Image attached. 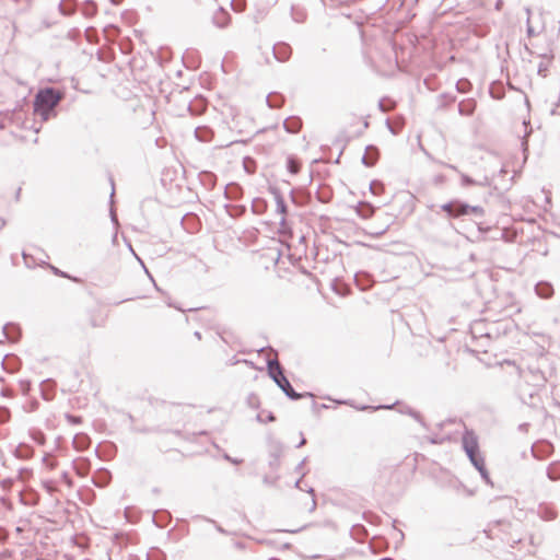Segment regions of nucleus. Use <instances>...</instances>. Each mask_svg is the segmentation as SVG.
Returning <instances> with one entry per match:
<instances>
[{"label":"nucleus","instance_id":"a18cd8bd","mask_svg":"<svg viewBox=\"0 0 560 560\" xmlns=\"http://www.w3.org/2000/svg\"><path fill=\"white\" fill-rule=\"evenodd\" d=\"M368 408H369V407H366V406H362L360 409H361V410H365V409H368Z\"/></svg>","mask_w":560,"mask_h":560},{"label":"nucleus","instance_id":"aec40b11","mask_svg":"<svg viewBox=\"0 0 560 560\" xmlns=\"http://www.w3.org/2000/svg\"><path fill=\"white\" fill-rule=\"evenodd\" d=\"M20 388H21L23 395H27L31 389L30 381H20Z\"/></svg>","mask_w":560,"mask_h":560},{"label":"nucleus","instance_id":"f03ea898","mask_svg":"<svg viewBox=\"0 0 560 560\" xmlns=\"http://www.w3.org/2000/svg\"><path fill=\"white\" fill-rule=\"evenodd\" d=\"M462 445L474 467L480 469L481 466L485 465V458L479 453L478 436L472 430H465L462 438Z\"/></svg>","mask_w":560,"mask_h":560},{"label":"nucleus","instance_id":"c03bdc74","mask_svg":"<svg viewBox=\"0 0 560 560\" xmlns=\"http://www.w3.org/2000/svg\"><path fill=\"white\" fill-rule=\"evenodd\" d=\"M195 133H196V137L199 138V128L196 129Z\"/></svg>","mask_w":560,"mask_h":560},{"label":"nucleus","instance_id":"c85d7f7f","mask_svg":"<svg viewBox=\"0 0 560 560\" xmlns=\"http://www.w3.org/2000/svg\"><path fill=\"white\" fill-rule=\"evenodd\" d=\"M433 182L435 184H442L444 182V176L443 175H438L434 177Z\"/></svg>","mask_w":560,"mask_h":560},{"label":"nucleus","instance_id":"a211bd4d","mask_svg":"<svg viewBox=\"0 0 560 560\" xmlns=\"http://www.w3.org/2000/svg\"><path fill=\"white\" fill-rule=\"evenodd\" d=\"M479 472H480V476L481 478L487 482V483H491V480H490V476H489V472L486 468L485 465L481 466L480 469H477Z\"/></svg>","mask_w":560,"mask_h":560},{"label":"nucleus","instance_id":"2f4dec72","mask_svg":"<svg viewBox=\"0 0 560 560\" xmlns=\"http://www.w3.org/2000/svg\"><path fill=\"white\" fill-rule=\"evenodd\" d=\"M210 522H211V523H213V524L215 525V528H217V530H218L219 533H222V534H224V533H225V530H224L220 525L215 524V522H213V521H210Z\"/></svg>","mask_w":560,"mask_h":560},{"label":"nucleus","instance_id":"1a4fd4ad","mask_svg":"<svg viewBox=\"0 0 560 560\" xmlns=\"http://www.w3.org/2000/svg\"><path fill=\"white\" fill-rule=\"evenodd\" d=\"M275 199H276V211L281 215L280 222H279L280 231L284 232L287 229V221H285L287 206H285L283 197L280 194H277Z\"/></svg>","mask_w":560,"mask_h":560},{"label":"nucleus","instance_id":"bb28decb","mask_svg":"<svg viewBox=\"0 0 560 560\" xmlns=\"http://www.w3.org/2000/svg\"><path fill=\"white\" fill-rule=\"evenodd\" d=\"M51 270L55 275L61 276V277H68L65 272L60 271L58 268L50 266Z\"/></svg>","mask_w":560,"mask_h":560},{"label":"nucleus","instance_id":"c9c22d12","mask_svg":"<svg viewBox=\"0 0 560 560\" xmlns=\"http://www.w3.org/2000/svg\"><path fill=\"white\" fill-rule=\"evenodd\" d=\"M305 443H306V440L304 438H302V440L298 444V447H302L303 445H305Z\"/></svg>","mask_w":560,"mask_h":560},{"label":"nucleus","instance_id":"79ce46f5","mask_svg":"<svg viewBox=\"0 0 560 560\" xmlns=\"http://www.w3.org/2000/svg\"><path fill=\"white\" fill-rule=\"evenodd\" d=\"M195 336H196L198 339H201V335H200V332H199V331H196V332H195Z\"/></svg>","mask_w":560,"mask_h":560},{"label":"nucleus","instance_id":"2eb2a0df","mask_svg":"<svg viewBox=\"0 0 560 560\" xmlns=\"http://www.w3.org/2000/svg\"><path fill=\"white\" fill-rule=\"evenodd\" d=\"M547 477L552 481L560 480V463L559 462L551 463L548 466Z\"/></svg>","mask_w":560,"mask_h":560},{"label":"nucleus","instance_id":"f704fd0d","mask_svg":"<svg viewBox=\"0 0 560 560\" xmlns=\"http://www.w3.org/2000/svg\"><path fill=\"white\" fill-rule=\"evenodd\" d=\"M552 114L559 113L560 114V104L557 105L556 108L551 110Z\"/></svg>","mask_w":560,"mask_h":560},{"label":"nucleus","instance_id":"0eeeda50","mask_svg":"<svg viewBox=\"0 0 560 560\" xmlns=\"http://www.w3.org/2000/svg\"><path fill=\"white\" fill-rule=\"evenodd\" d=\"M292 49L285 43H278L272 47V57L280 62L289 60L291 57Z\"/></svg>","mask_w":560,"mask_h":560},{"label":"nucleus","instance_id":"4c0bfd02","mask_svg":"<svg viewBox=\"0 0 560 560\" xmlns=\"http://www.w3.org/2000/svg\"><path fill=\"white\" fill-rule=\"evenodd\" d=\"M221 339H222L225 343H229V342H230V341H229V339H228V337H225L224 335H221Z\"/></svg>","mask_w":560,"mask_h":560},{"label":"nucleus","instance_id":"9d476101","mask_svg":"<svg viewBox=\"0 0 560 560\" xmlns=\"http://www.w3.org/2000/svg\"><path fill=\"white\" fill-rule=\"evenodd\" d=\"M212 20L218 27L223 28L229 25L231 16L225 10L219 9L213 14Z\"/></svg>","mask_w":560,"mask_h":560},{"label":"nucleus","instance_id":"f257e3e1","mask_svg":"<svg viewBox=\"0 0 560 560\" xmlns=\"http://www.w3.org/2000/svg\"><path fill=\"white\" fill-rule=\"evenodd\" d=\"M61 95L52 88L40 90L34 100V113L43 120H48Z\"/></svg>","mask_w":560,"mask_h":560},{"label":"nucleus","instance_id":"7ed1b4c3","mask_svg":"<svg viewBox=\"0 0 560 560\" xmlns=\"http://www.w3.org/2000/svg\"><path fill=\"white\" fill-rule=\"evenodd\" d=\"M268 373L275 383L283 390V393L293 400L302 398V394H298L291 386L289 380L284 376L283 370L278 360L268 361Z\"/></svg>","mask_w":560,"mask_h":560},{"label":"nucleus","instance_id":"20e7f679","mask_svg":"<svg viewBox=\"0 0 560 560\" xmlns=\"http://www.w3.org/2000/svg\"><path fill=\"white\" fill-rule=\"evenodd\" d=\"M440 164L456 172L459 175L460 187H463V188H467L470 186L488 187L491 185V178L487 175L471 177V176L467 175L466 173L462 172L456 165L447 164L444 162H440Z\"/></svg>","mask_w":560,"mask_h":560},{"label":"nucleus","instance_id":"37998d69","mask_svg":"<svg viewBox=\"0 0 560 560\" xmlns=\"http://www.w3.org/2000/svg\"><path fill=\"white\" fill-rule=\"evenodd\" d=\"M377 184L376 183H372L371 184V189L374 191V187L376 186Z\"/></svg>","mask_w":560,"mask_h":560},{"label":"nucleus","instance_id":"7c9ffc66","mask_svg":"<svg viewBox=\"0 0 560 560\" xmlns=\"http://www.w3.org/2000/svg\"><path fill=\"white\" fill-rule=\"evenodd\" d=\"M275 420H276V418H275L273 413H272V412H270V411H269V412H267V421L272 422V421H275Z\"/></svg>","mask_w":560,"mask_h":560},{"label":"nucleus","instance_id":"c756f323","mask_svg":"<svg viewBox=\"0 0 560 560\" xmlns=\"http://www.w3.org/2000/svg\"><path fill=\"white\" fill-rule=\"evenodd\" d=\"M362 162H363L365 165H368V166H371V165H373V163H374L373 161H370V160H369V158H368L366 155H364V156L362 158Z\"/></svg>","mask_w":560,"mask_h":560},{"label":"nucleus","instance_id":"473e14b6","mask_svg":"<svg viewBox=\"0 0 560 560\" xmlns=\"http://www.w3.org/2000/svg\"><path fill=\"white\" fill-rule=\"evenodd\" d=\"M372 212H373V210L371 208H369L368 211H364V213H362V217L363 218H369Z\"/></svg>","mask_w":560,"mask_h":560},{"label":"nucleus","instance_id":"a878e982","mask_svg":"<svg viewBox=\"0 0 560 560\" xmlns=\"http://www.w3.org/2000/svg\"><path fill=\"white\" fill-rule=\"evenodd\" d=\"M526 13L528 15V18H527V32H528L529 35H532L533 34V28L529 25V13H530V10L528 8H526Z\"/></svg>","mask_w":560,"mask_h":560},{"label":"nucleus","instance_id":"9b49d317","mask_svg":"<svg viewBox=\"0 0 560 560\" xmlns=\"http://www.w3.org/2000/svg\"><path fill=\"white\" fill-rule=\"evenodd\" d=\"M537 295L541 299H549L553 294V288L549 282L541 281L535 285Z\"/></svg>","mask_w":560,"mask_h":560},{"label":"nucleus","instance_id":"cd10ccee","mask_svg":"<svg viewBox=\"0 0 560 560\" xmlns=\"http://www.w3.org/2000/svg\"><path fill=\"white\" fill-rule=\"evenodd\" d=\"M265 415V411H261L260 413L257 415V421L259 422H266L267 421V416H264Z\"/></svg>","mask_w":560,"mask_h":560},{"label":"nucleus","instance_id":"e433bc0d","mask_svg":"<svg viewBox=\"0 0 560 560\" xmlns=\"http://www.w3.org/2000/svg\"><path fill=\"white\" fill-rule=\"evenodd\" d=\"M380 108L383 110V112H386L387 109L385 108L384 106V103L383 102H380L378 104Z\"/></svg>","mask_w":560,"mask_h":560},{"label":"nucleus","instance_id":"ea45409f","mask_svg":"<svg viewBox=\"0 0 560 560\" xmlns=\"http://www.w3.org/2000/svg\"><path fill=\"white\" fill-rule=\"evenodd\" d=\"M225 458H226V459H229V460H231V458H230L229 456H225ZM232 462H233L234 464H238V463H240V462H238V460H236V459H232Z\"/></svg>","mask_w":560,"mask_h":560},{"label":"nucleus","instance_id":"393cba45","mask_svg":"<svg viewBox=\"0 0 560 560\" xmlns=\"http://www.w3.org/2000/svg\"><path fill=\"white\" fill-rule=\"evenodd\" d=\"M305 462H306V458H304L303 460H301V462L299 463V465L296 466V468H295L298 472H301L302 477L305 475V474L302 471V469H303V466H304Z\"/></svg>","mask_w":560,"mask_h":560},{"label":"nucleus","instance_id":"49530a36","mask_svg":"<svg viewBox=\"0 0 560 560\" xmlns=\"http://www.w3.org/2000/svg\"><path fill=\"white\" fill-rule=\"evenodd\" d=\"M43 397H44V399H48V397L45 393H43Z\"/></svg>","mask_w":560,"mask_h":560},{"label":"nucleus","instance_id":"423d86ee","mask_svg":"<svg viewBox=\"0 0 560 560\" xmlns=\"http://www.w3.org/2000/svg\"><path fill=\"white\" fill-rule=\"evenodd\" d=\"M470 332L474 339L479 341L478 347L482 348L485 352H487V347L490 342V331L486 330L485 322H476L472 324L470 328Z\"/></svg>","mask_w":560,"mask_h":560},{"label":"nucleus","instance_id":"39448f33","mask_svg":"<svg viewBox=\"0 0 560 560\" xmlns=\"http://www.w3.org/2000/svg\"><path fill=\"white\" fill-rule=\"evenodd\" d=\"M518 370V375L522 377L528 385L540 388L544 387L547 378L542 371H540L538 368H528L527 370Z\"/></svg>","mask_w":560,"mask_h":560},{"label":"nucleus","instance_id":"dca6fc26","mask_svg":"<svg viewBox=\"0 0 560 560\" xmlns=\"http://www.w3.org/2000/svg\"><path fill=\"white\" fill-rule=\"evenodd\" d=\"M23 260L28 268H34L35 266H39V262L36 256L28 252H23Z\"/></svg>","mask_w":560,"mask_h":560},{"label":"nucleus","instance_id":"6ab92c4d","mask_svg":"<svg viewBox=\"0 0 560 560\" xmlns=\"http://www.w3.org/2000/svg\"><path fill=\"white\" fill-rule=\"evenodd\" d=\"M33 250L36 252V254H37L36 258H37L39 265L46 264V259L48 258V256L39 249L33 248Z\"/></svg>","mask_w":560,"mask_h":560},{"label":"nucleus","instance_id":"72a5a7b5","mask_svg":"<svg viewBox=\"0 0 560 560\" xmlns=\"http://www.w3.org/2000/svg\"><path fill=\"white\" fill-rule=\"evenodd\" d=\"M110 217H112V221L117 224V218L113 210L110 211Z\"/></svg>","mask_w":560,"mask_h":560},{"label":"nucleus","instance_id":"b1692460","mask_svg":"<svg viewBox=\"0 0 560 560\" xmlns=\"http://www.w3.org/2000/svg\"><path fill=\"white\" fill-rule=\"evenodd\" d=\"M266 101H267L269 107H279L280 106V103L272 101L270 95L267 96Z\"/></svg>","mask_w":560,"mask_h":560},{"label":"nucleus","instance_id":"f3484780","mask_svg":"<svg viewBox=\"0 0 560 560\" xmlns=\"http://www.w3.org/2000/svg\"><path fill=\"white\" fill-rule=\"evenodd\" d=\"M287 168L288 171L292 174V175H295L299 173L300 171V163L298 160H295L294 158L292 156H289L288 160H287Z\"/></svg>","mask_w":560,"mask_h":560},{"label":"nucleus","instance_id":"f8f14e48","mask_svg":"<svg viewBox=\"0 0 560 560\" xmlns=\"http://www.w3.org/2000/svg\"><path fill=\"white\" fill-rule=\"evenodd\" d=\"M459 201H451L441 206V209L447 213L450 218H458L462 215L459 212Z\"/></svg>","mask_w":560,"mask_h":560},{"label":"nucleus","instance_id":"412c9836","mask_svg":"<svg viewBox=\"0 0 560 560\" xmlns=\"http://www.w3.org/2000/svg\"><path fill=\"white\" fill-rule=\"evenodd\" d=\"M408 415H410L415 420H417L419 423H421L422 425H424L423 421H422V418L420 416L419 412L412 410V409H408L406 411Z\"/></svg>","mask_w":560,"mask_h":560},{"label":"nucleus","instance_id":"58836bf2","mask_svg":"<svg viewBox=\"0 0 560 560\" xmlns=\"http://www.w3.org/2000/svg\"><path fill=\"white\" fill-rule=\"evenodd\" d=\"M382 408H384V409H390V408H392V406H378V407H376L375 409H382Z\"/></svg>","mask_w":560,"mask_h":560},{"label":"nucleus","instance_id":"5701e85b","mask_svg":"<svg viewBox=\"0 0 560 560\" xmlns=\"http://www.w3.org/2000/svg\"><path fill=\"white\" fill-rule=\"evenodd\" d=\"M458 109L462 115H470L472 113L471 108H466L463 103L459 104Z\"/></svg>","mask_w":560,"mask_h":560},{"label":"nucleus","instance_id":"4be33fe9","mask_svg":"<svg viewBox=\"0 0 560 560\" xmlns=\"http://www.w3.org/2000/svg\"><path fill=\"white\" fill-rule=\"evenodd\" d=\"M469 85V82L467 80H459L457 83H456V86H457V90L459 92H466V86Z\"/></svg>","mask_w":560,"mask_h":560},{"label":"nucleus","instance_id":"6e6552de","mask_svg":"<svg viewBox=\"0 0 560 560\" xmlns=\"http://www.w3.org/2000/svg\"><path fill=\"white\" fill-rule=\"evenodd\" d=\"M537 515L544 521H553L556 520L558 512L553 505L548 503H540L537 506Z\"/></svg>","mask_w":560,"mask_h":560},{"label":"nucleus","instance_id":"a19ab883","mask_svg":"<svg viewBox=\"0 0 560 560\" xmlns=\"http://www.w3.org/2000/svg\"><path fill=\"white\" fill-rule=\"evenodd\" d=\"M300 485H301V479H299V480L295 482V487L300 489V488H301V487H300Z\"/></svg>","mask_w":560,"mask_h":560},{"label":"nucleus","instance_id":"ddd939ff","mask_svg":"<svg viewBox=\"0 0 560 560\" xmlns=\"http://www.w3.org/2000/svg\"><path fill=\"white\" fill-rule=\"evenodd\" d=\"M283 127L288 132L296 133L302 127V121L298 117H289L284 120Z\"/></svg>","mask_w":560,"mask_h":560},{"label":"nucleus","instance_id":"4468645a","mask_svg":"<svg viewBox=\"0 0 560 560\" xmlns=\"http://www.w3.org/2000/svg\"><path fill=\"white\" fill-rule=\"evenodd\" d=\"M459 212H462V215H466L469 213H472L478 217L483 215V209L480 206H469L463 202H460L459 205Z\"/></svg>","mask_w":560,"mask_h":560}]
</instances>
